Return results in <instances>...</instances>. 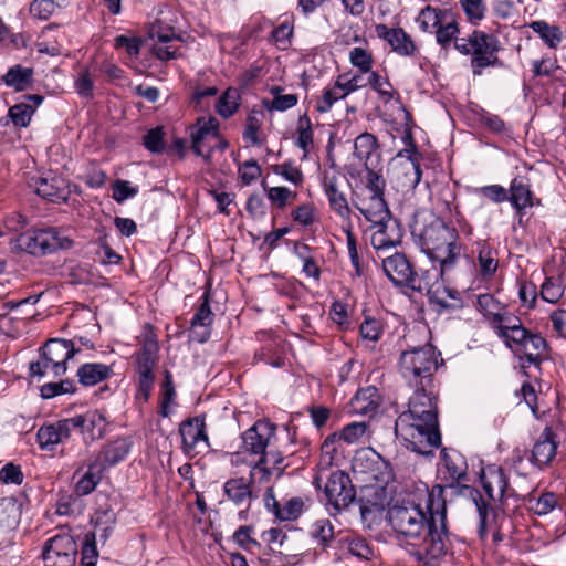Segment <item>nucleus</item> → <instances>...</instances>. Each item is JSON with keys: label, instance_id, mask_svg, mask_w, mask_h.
I'll return each instance as SVG.
<instances>
[{"label": "nucleus", "instance_id": "42", "mask_svg": "<svg viewBox=\"0 0 566 566\" xmlns=\"http://www.w3.org/2000/svg\"><path fill=\"white\" fill-rule=\"evenodd\" d=\"M449 17H451V11L427 6L419 12L416 22L421 31L431 33L440 22H443Z\"/></svg>", "mask_w": 566, "mask_h": 566}, {"label": "nucleus", "instance_id": "56", "mask_svg": "<svg viewBox=\"0 0 566 566\" xmlns=\"http://www.w3.org/2000/svg\"><path fill=\"white\" fill-rule=\"evenodd\" d=\"M521 326H523L521 319L504 308L500 316L494 321V323H492L491 328L500 338L503 336V334H507L512 329L518 328Z\"/></svg>", "mask_w": 566, "mask_h": 566}, {"label": "nucleus", "instance_id": "24", "mask_svg": "<svg viewBox=\"0 0 566 566\" xmlns=\"http://www.w3.org/2000/svg\"><path fill=\"white\" fill-rule=\"evenodd\" d=\"M557 448L556 433L551 427H545L532 448L528 461L538 470H544L555 458Z\"/></svg>", "mask_w": 566, "mask_h": 566}, {"label": "nucleus", "instance_id": "20", "mask_svg": "<svg viewBox=\"0 0 566 566\" xmlns=\"http://www.w3.org/2000/svg\"><path fill=\"white\" fill-rule=\"evenodd\" d=\"M75 346V342L52 338L41 348L44 355L49 357V361L52 363V377H61L66 373L67 361L78 353Z\"/></svg>", "mask_w": 566, "mask_h": 566}, {"label": "nucleus", "instance_id": "6", "mask_svg": "<svg viewBox=\"0 0 566 566\" xmlns=\"http://www.w3.org/2000/svg\"><path fill=\"white\" fill-rule=\"evenodd\" d=\"M410 430L408 433L401 431L400 416L395 422V434L405 447L418 454L432 455L433 450L441 444L439 423H431L423 419L407 421Z\"/></svg>", "mask_w": 566, "mask_h": 566}, {"label": "nucleus", "instance_id": "41", "mask_svg": "<svg viewBox=\"0 0 566 566\" xmlns=\"http://www.w3.org/2000/svg\"><path fill=\"white\" fill-rule=\"evenodd\" d=\"M33 75L32 67L15 64L7 71L1 80L8 87H12L17 92H23L32 87Z\"/></svg>", "mask_w": 566, "mask_h": 566}, {"label": "nucleus", "instance_id": "43", "mask_svg": "<svg viewBox=\"0 0 566 566\" xmlns=\"http://www.w3.org/2000/svg\"><path fill=\"white\" fill-rule=\"evenodd\" d=\"M98 460H94L88 464L87 471L75 483V493L78 496H85L92 493L101 481V472Z\"/></svg>", "mask_w": 566, "mask_h": 566}, {"label": "nucleus", "instance_id": "45", "mask_svg": "<svg viewBox=\"0 0 566 566\" xmlns=\"http://www.w3.org/2000/svg\"><path fill=\"white\" fill-rule=\"evenodd\" d=\"M455 198V192L448 185H444L432 197L433 207L443 217H452L459 213Z\"/></svg>", "mask_w": 566, "mask_h": 566}, {"label": "nucleus", "instance_id": "25", "mask_svg": "<svg viewBox=\"0 0 566 566\" xmlns=\"http://www.w3.org/2000/svg\"><path fill=\"white\" fill-rule=\"evenodd\" d=\"M209 292H205L201 300L202 302L197 307L190 321V337L193 342L199 344L206 343L211 336V325L214 314L210 307Z\"/></svg>", "mask_w": 566, "mask_h": 566}, {"label": "nucleus", "instance_id": "48", "mask_svg": "<svg viewBox=\"0 0 566 566\" xmlns=\"http://www.w3.org/2000/svg\"><path fill=\"white\" fill-rule=\"evenodd\" d=\"M530 28L539 35L543 42L551 49H556L562 42V31L556 25H551L543 20L533 21Z\"/></svg>", "mask_w": 566, "mask_h": 566}, {"label": "nucleus", "instance_id": "31", "mask_svg": "<svg viewBox=\"0 0 566 566\" xmlns=\"http://www.w3.org/2000/svg\"><path fill=\"white\" fill-rule=\"evenodd\" d=\"M286 467L282 452H264L252 467V475H259V482L268 484L273 473L281 476Z\"/></svg>", "mask_w": 566, "mask_h": 566}, {"label": "nucleus", "instance_id": "37", "mask_svg": "<svg viewBox=\"0 0 566 566\" xmlns=\"http://www.w3.org/2000/svg\"><path fill=\"white\" fill-rule=\"evenodd\" d=\"M377 138L369 133L360 134L354 144V155L364 164L365 168L378 165L380 156L377 151Z\"/></svg>", "mask_w": 566, "mask_h": 566}, {"label": "nucleus", "instance_id": "22", "mask_svg": "<svg viewBox=\"0 0 566 566\" xmlns=\"http://www.w3.org/2000/svg\"><path fill=\"white\" fill-rule=\"evenodd\" d=\"M369 231L370 243L376 250L397 247L402 239V228L400 222L395 218L370 223Z\"/></svg>", "mask_w": 566, "mask_h": 566}, {"label": "nucleus", "instance_id": "51", "mask_svg": "<svg viewBox=\"0 0 566 566\" xmlns=\"http://www.w3.org/2000/svg\"><path fill=\"white\" fill-rule=\"evenodd\" d=\"M476 307L488 319L490 327L504 310V306L493 295L488 293L478 296Z\"/></svg>", "mask_w": 566, "mask_h": 566}, {"label": "nucleus", "instance_id": "55", "mask_svg": "<svg viewBox=\"0 0 566 566\" xmlns=\"http://www.w3.org/2000/svg\"><path fill=\"white\" fill-rule=\"evenodd\" d=\"M262 186L271 203L279 209H284L287 202L297 196L296 192L291 191L287 187H268L265 182Z\"/></svg>", "mask_w": 566, "mask_h": 566}, {"label": "nucleus", "instance_id": "26", "mask_svg": "<svg viewBox=\"0 0 566 566\" xmlns=\"http://www.w3.org/2000/svg\"><path fill=\"white\" fill-rule=\"evenodd\" d=\"M465 489H468V486H465ZM469 490L470 494L472 495L475 510L479 516V537L481 539H484L486 535L491 532L493 536V542H501L503 539V535L496 527V514L494 509L482 499L481 494L476 490L470 488Z\"/></svg>", "mask_w": 566, "mask_h": 566}, {"label": "nucleus", "instance_id": "36", "mask_svg": "<svg viewBox=\"0 0 566 566\" xmlns=\"http://www.w3.org/2000/svg\"><path fill=\"white\" fill-rule=\"evenodd\" d=\"M112 375V366L102 363H85L76 371L78 382L84 387L95 386L107 380Z\"/></svg>", "mask_w": 566, "mask_h": 566}, {"label": "nucleus", "instance_id": "49", "mask_svg": "<svg viewBox=\"0 0 566 566\" xmlns=\"http://www.w3.org/2000/svg\"><path fill=\"white\" fill-rule=\"evenodd\" d=\"M264 113L261 109L252 108L247 116L242 137L252 145H260L259 132L262 127Z\"/></svg>", "mask_w": 566, "mask_h": 566}, {"label": "nucleus", "instance_id": "62", "mask_svg": "<svg viewBox=\"0 0 566 566\" xmlns=\"http://www.w3.org/2000/svg\"><path fill=\"white\" fill-rule=\"evenodd\" d=\"M253 532V526L243 525L233 533L232 538L242 549L253 552L260 547V543L252 536Z\"/></svg>", "mask_w": 566, "mask_h": 566}, {"label": "nucleus", "instance_id": "14", "mask_svg": "<svg viewBox=\"0 0 566 566\" xmlns=\"http://www.w3.org/2000/svg\"><path fill=\"white\" fill-rule=\"evenodd\" d=\"M77 545L69 534H57L45 542L42 558L45 566H74Z\"/></svg>", "mask_w": 566, "mask_h": 566}, {"label": "nucleus", "instance_id": "61", "mask_svg": "<svg viewBox=\"0 0 566 566\" xmlns=\"http://www.w3.org/2000/svg\"><path fill=\"white\" fill-rule=\"evenodd\" d=\"M460 6L468 21L472 24H478L485 15L484 0H460Z\"/></svg>", "mask_w": 566, "mask_h": 566}, {"label": "nucleus", "instance_id": "9", "mask_svg": "<svg viewBox=\"0 0 566 566\" xmlns=\"http://www.w3.org/2000/svg\"><path fill=\"white\" fill-rule=\"evenodd\" d=\"M170 22L171 19L161 12L148 29V36L154 42L151 52L160 61H169L179 56L175 42L179 41L180 36Z\"/></svg>", "mask_w": 566, "mask_h": 566}, {"label": "nucleus", "instance_id": "12", "mask_svg": "<svg viewBox=\"0 0 566 566\" xmlns=\"http://www.w3.org/2000/svg\"><path fill=\"white\" fill-rule=\"evenodd\" d=\"M324 494L328 510L334 514L347 509L356 499V491L349 475L340 470L331 473L325 486Z\"/></svg>", "mask_w": 566, "mask_h": 566}, {"label": "nucleus", "instance_id": "21", "mask_svg": "<svg viewBox=\"0 0 566 566\" xmlns=\"http://www.w3.org/2000/svg\"><path fill=\"white\" fill-rule=\"evenodd\" d=\"M263 503L266 511L282 522L296 521L304 509V501L298 496L291 497L282 504L276 500L272 485H266L263 494Z\"/></svg>", "mask_w": 566, "mask_h": 566}, {"label": "nucleus", "instance_id": "63", "mask_svg": "<svg viewBox=\"0 0 566 566\" xmlns=\"http://www.w3.org/2000/svg\"><path fill=\"white\" fill-rule=\"evenodd\" d=\"M367 84H369L373 90L379 94L380 98L385 103L392 99L395 93L392 85L387 78L381 77L378 73L369 72Z\"/></svg>", "mask_w": 566, "mask_h": 566}, {"label": "nucleus", "instance_id": "4", "mask_svg": "<svg viewBox=\"0 0 566 566\" xmlns=\"http://www.w3.org/2000/svg\"><path fill=\"white\" fill-rule=\"evenodd\" d=\"M455 50L462 55L471 56L470 65L474 76H480L486 67L503 66L497 56L501 50L500 40L482 30H474L467 36L455 39Z\"/></svg>", "mask_w": 566, "mask_h": 566}, {"label": "nucleus", "instance_id": "28", "mask_svg": "<svg viewBox=\"0 0 566 566\" xmlns=\"http://www.w3.org/2000/svg\"><path fill=\"white\" fill-rule=\"evenodd\" d=\"M33 187L39 196L52 202H64L70 196L66 180L53 174L36 178Z\"/></svg>", "mask_w": 566, "mask_h": 566}, {"label": "nucleus", "instance_id": "34", "mask_svg": "<svg viewBox=\"0 0 566 566\" xmlns=\"http://www.w3.org/2000/svg\"><path fill=\"white\" fill-rule=\"evenodd\" d=\"M368 423L365 421H355L345 426L339 432L329 434L323 442L322 450L326 453L335 451L334 443L344 441L347 444L359 442L366 434Z\"/></svg>", "mask_w": 566, "mask_h": 566}, {"label": "nucleus", "instance_id": "46", "mask_svg": "<svg viewBox=\"0 0 566 566\" xmlns=\"http://www.w3.org/2000/svg\"><path fill=\"white\" fill-rule=\"evenodd\" d=\"M460 32L457 19L451 13V17L446 18L443 22H440L436 28V41L444 50L449 49L453 42L455 45V39Z\"/></svg>", "mask_w": 566, "mask_h": 566}, {"label": "nucleus", "instance_id": "57", "mask_svg": "<svg viewBox=\"0 0 566 566\" xmlns=\"http://www.w3.org/2000/svg\"><path fill=\"white\" fill-rule=\"evenodd\" d=\"M34 114V107L29 103H19L11 106L8 111V116L18 127H27L29 126L31 118Z\"/></svg>", "mask_w": 566, "mask_h": 566}, {"label": "nucleus", "instance_id": "35", "mask_svg": "<svg viewBox=\"0 0 566 566\" xmlns=\"http://www.w3.org/2000/svg\"><path fill=\"white\" fill-rule=\"evenodd\" d=\"M130 447L132 443L127 438H117L107 442L95 460H98L99 468L105 470L125 460Z\"/></svg>", "mask_w": 566, "mask_h": 566}, {"label": "nucleus", "instance_id": "13", "mask_svg": "<svg viewBox=\"0 0 566 566\" xmlns=\"http://www.w3.org/2000/svg\"><path fill=\"white\" fill-rule=\"evenodd\" d=\"M179 433L181 436L182 452L188 457H195L202 449L210 448L205 415L184 420L179 426Z\"/></svg>", "mask_w": 566, "mask_h": 566}, {"label": "nucleus", "instance_id": "29", "mask_svg": "<svg viewBox=\"0 0 566 566\" xmlns=\"http://www.w3.org/2000/svg\"><path fill=\"white\" fill-rule=\"evenodd\" d=\"M377 35L387 41L392 51L401 56H411L417 46L410 35L401 28H388L386 24L376 25Z\"/></svg>", "mask_w": 566, "mask_h": 566}, {"label": "nucleus", "instance_id": "54", "mask_svg": "<svg viewBox=\"0 0 566 566\" xmlns=\"http://www.w3.org/2000/svg\"><path fill=\"white\" fill-rule=\"evenodd\" d=\"M77 387L72 379L61 380L60 382H46L41 386L40 395L43 399H52L64 394H75Z\"/></svg>", "mask_w": 566, "mask_h": 566}, {"label": "nucleus", "instance_id": "8", "mask_svg": "<svg viewBox=\"0 0 566 566\" xmlns=\"http://www.w3.org/2000/svg\"><path fill=\"white\" fill-rule=\"evenodd\" d=\"M430 385L416 387L413 395L409 398L408 410L400 413L401 431L408 433L410 427L407 421L423 419L431 423L438 421V398L432 390H428Z\"/></svg>", "mask_w": 566, "mask_h": 566}, {"label": "nucleus", "instance_id": "5", "mask_svg": "<svg viewBox=\"0 0 566 566\" xmlns=\"http://www.w3.org/2000/svg\"><path fill=\"white\" fill-rule=\"evenodd\" d=\"M440 353L432 345L403 350L399 357L398 370L402 378L413 387L431 385L438 369Z\"/></svg>", "mask_w": 566, "mask_h": 566}, {"label": "nucleus", "instance_id": "40", "mask_svg": "<svg viewBox=\"0 0 566 566\" xmlns=\"http://www.w3.org/2000/svg\"><path fill=\"white\" fill-rule=\"evenodd\" d=\"M547 352V342L539 334L531 333L515 354L525 357L530 365L538 366Z\"/></svg>", "mask_w": 566, "mask_h": 566}, {"label": "nucleus", "instance_id": "32", "mask_svg": "<svg viewBox=\"0 0 566 566\" xmlns=\"http://www.w3.org/2000/svg\"><path fill=\"white\" fill-rule=\"evenodd\" d=\"M70 437L65 419H60L54 423L42 424L36 432V442L41 450L54 451L60 442Z\"/></svg>", "mask_w": 566, "mask_h": 566}, {"label": "nucleus", "instance_id": "30", "mask_svg": "<svg viewBox=\"0 0 566 566\" xmlns=\"http://www.w3.org/2000/svg\"><path fill=\"white\" fill-rule=\"evenodd\" d=\"M218 126L219 124L216 118L201 117L198 118L196 125L190 127L191 149L197 156L206 159L210 158L211 150L206 153L203 143L210 137H217Z\"/></svg>", "mask_w": 566, "mask_h": 566}, {"label": "nucleus", "instance_id": "27", "mask_svg": "<svg viewBox=\"0 0 566 566\" xmlns=\"http://www.w3.org/2000/svg\"><path fill=\"white\" fill-rule=\"evenodd\" d=\"M323 188L329 208L342 219L343 223L352 221V210L346 195L340 189L339 178L336 175L326 174L323 179Z\"/></svg>", "mask_w": 566, "mask_h": 566}, {"label": "nucleus", "instance_id": "59", "mask_svg": "<svg viewBox=\"0 0 566 566\" xmlns=\"http://www.w3.org/2000/svg\"><path fill=\"white\" fill-rule=\"evenodd\" d=\"M349 61L353 66L357 67L361 73L371 72L374 59L371 52L364 48H353L349 51Z\"/></svg>", "mask_w": 566, "mask_h": 566}, {"label": "nucleus", "instance_id": "16", "mask_svg": "<svg viewBox=\"0 0 566 566\" xmlns=\"http://www.w3.org/2000/svg\"><path fill=\"white\" fill-rule=\"evenodd\" d=\"M64 419L70 434L73 431H77L85 444H90L105 434L107 422L105 416L99 410H87L84 413Z\"/></svg>", "mask_w": 566, "mask_h": 566}, {"label": "nucleus", "instance_id": "19", "mask_svg": "<svg viewBox=\"0 0 566 566\" xmlns=\"http://www.w3.org/2000/svg\"><path fill=\"white\" fill-rule=\"evenodd\" d=\"M355 472L364 473L368 481H374L380 485H387L394 479L392 468L378 454L358 453L353 460Z\"/></svg>", "mask_w": 566, "mask_h": 566}, {"label": "nucleus", "instance_id": "15", "mask_svg": "<svg viewBox=\"0 0 566 566\" xmlns=\"http://www.w3.org/2000/svg\"><path fill=\"white\" fill-rule=\"evenodd\" d=\"M398 156L406 157V161L394 168L392 178L401 191L413 190L422 178L420 166L422 155L417 150L416 145L411 144L410 148L399 151Z\"/></svg>", "mask_w": 566, "mask_h": 566}, {"label": "nucleus", "instance_id": "38", "mask_svg": "<svg viewBox=\"0 0 566 566\" xmlns=\"http://www.w3.org/2000/svg\"><path fill=\"white\" fill-rule=\"evenodd\" d=\"M441 459L451 483H459L467 479L468 463L465 458L458 450L442 449Z\"/></svg>", "mask_w": 566, "mask_h": 566}, {"label": "nucleus", "instance_id": "39", "mask_svg": "<svg viewBox=\"0 0 566 566\" xmlns=\"http://www.w3.org/2000/svg\"><path fill=\"white\" fill-rule=\"evenodd\" d=\"M350 412L370 416L378 408V390L374 386L359 389L349 403Z\"/></svg>", "mask_w": 566, "mask_h": 566}, {"label": "nucleus", "instance_id": "2", "mask_svg": "<svg viewBox=\"0 0 566 566\" xmlns=\"http://www.w3.org/2000/svg\"><path fill=\"white\" fill-rule=\"evenodd\" d=\"M422 251L434 262L439 263L441 273L451 270L461 249L457 243L458 233L454 228L446 224L442 218L432 216L421 228H415Z\"/></svg>", "mask_w": 566, "mask_h": 566}, {"label": "nucleus", "instance_id": "11", "mask_svg": "<svg viewBox=\"0 0 566 566\" xmlns=\"http://www.w3.org/2000/svg\"><path fill=\"white\" fill-rule=\"evenodd\" d=\"M382 269L388 279L397 286L408 287L416 292H422L426 289V284L403 253L396 252L385 258Z\"/></svg>", "mask_w": 566, "mask_h": 566}, {"label": "nucleus", "instance_id": "47", "mask_svg": "<svg viewBox=\"0 0 566 566\" xmlns=\"http://www.w3.org/2000/svg\"><path fill=\"white\" fill-rule=\"evenodd\" d=\"M241 96L237 88H227L218 98L216 111L222 118L234 115L240 106Z\"/></svg>", "mask_w": 566, "mask_h": 566}, {"label": "nucleus", "instance_id": "50", "mask_svg": "<svg viewBox=\"0 0 566 566\" xmlns=\"http://www.w3.org/2000/svg\"><path fill=\"white\" fill-rule=\"evenodd\" d=\"M296 133L295 145L303 150V158H306L314 144L312 123L306 114L300 116Z\"/></svg>", "mask_w": 566, "mask_h": 566}, {"label": "nucleus", "instance_id": "58", "mask_svg": "<svg viewBox=\"0 0 566 566\" xmlns=\"http://www.w3.org/2000/svg\"><path fill=\"white\" fill-rule=\"evenodd\" d=\"M298 103L297 94H285L283 96H277L276 98L262 101V106L270 113L272 112H285Z\"/></svg>", "mask_w": 566, "mask_h": 566}, {"label": "nucleus", "instance_id": "53", "mask_svg": "<svg viewBox=\"0 0 566 566\" xmlns=\"http://www.w3.org/2000/svg\"><path fill=\"white\" fill-rule=\"evenodd\" d=\"M67 0H33L30 6V12L40 20L49 19L56 9L65 7Z\"/></svg>", "mask_w": 566, "mask_h": 566}, {"label": "nucleus", "instance_id": "44", "mask_svg": "<svg viewBox=\"0 0 566 566\" xmlns=\"http://www.w3.org/2000/svg\"><path fill=\"white\" fill-rule=\"evenodd\" d=\"M499 268L496 252L486 243L479 244L478 271L483 279L492 277Z\"/></svg>", "mask_w": 566, "mask_h": 566}, {"label": "nucleus", "instance_id": "33", "mask_svg": "<svg viewBox=\"0 0 566 566\" xmlns=\"http://www.w3.org/2000/svg\"><path fill=\"white\" fill-rule=\"evenodd\" d=\"M355 207L369 223L392 218L384 195H368L355 203Z\"/></svg>", "mask_w": 566, "mask_h": 566}, {"label": "nucleus", "instance_id": "52", "mask_svg": "<svg viewBox=\"0 0 566 566\" xmlns=\"http://www.w3.org/2000/svg\"><path fill=\"white\" fill-rule=\"evenodd\" d=\"M346 543L348 552L359 558L368 560L374 555V549L366 538L358 535H347L342 539Z\"/></svg>", "mask_w": 566, "mask_h": 566}, {"label": "nucleus", "instance_id": "23", "mask_svg": "<svg viewBox=\"0 0 566 566\" xmlns=\"http://www.w3.org/2000/svg\"><path fill=\"white\" fill-rule=\"evenodd\" d=\"M274 434L275 427L272 423L258 421L242 433V449L244 452L262 457Z\"/></svg>", "mask_w": 566, "mask_h": 566}, {"label": "nucleus", "instance_id": "64", "mask_svg": "<svg viewBox=\"0 0 566 566\" xmlns=\"http://www.w3.org/2000/svg\"><path fill=\"white\" fill-rule=\"evenodd\" d=\"M164 135V129L160 126L148 130L143 137L144 147L154 154L163 153L165 149Z\"/></svg>", "mask_w": 566, "mask_h": 566}, {"label": "nucleus", "instance_id": "10", "mask_svg": "<svg viewBox=\"0 0 566 566\" xmlns=\"http://www.w3.org/2000/svg\"><path fill=\"white\" fill-rule=\"evenodd\" d=\"M256 481H259V475H252L251 469L249 478H231L223 483L222 490L227 500L237 507H245L239 511V520H247L251 502L259 497V491L254 488Z\"/></svg>", "mask_w": 566, "mask_h": 566}, {"label": "nucleus", "instance_id": "7", "mask_svg": "<svg viewBox=\"0 0 566 566\" xmlns=\"http://www.w3.org/2000/svg\"><path fill=\"white\" fill-rule=\"evenodd\" d=\"M72 240L61 237L54 228L27 231L17 239V247L35 256L51 254L60 249L72 247Z\"/></svg>", "mask_w": 566, "mask_h": 566}, {"label": "nucleus", "instance_id": "1", "mask_svg": "<svg viewBox=\"0 0 566 566\" xmlns=\"http://www.w3.org/2000/svg\"><path fill=\"white\" fill-rule=\"evenodd\" d=\"M443 486H426L424 506L413 501L394 504L388 521L397 535L415 547L413 555L426 565H436L448 552L447 505Z\"/></svg>", "mask_w": 566, "mask_h": 566}, {"label": "nucleus", "instance_id": "3", "mask_svg": "<svg viewBox=\"0 0 566 566\" xmlns=\"http://www.w3.org/2000/svg\"><path fill=\"white\" fill-rule=\"evenodd\" d=\"M138 349L132 355L136 378L135 400L147 402L154 390L156 376L155 369L158 366L159 343L150 325H146L137 337Z\"/></svg>", "mask_w": 566, "mask_h": 566}, {"label": "nucleus", "instance_id": "17", "mask_svg": "<svg viewBox=\"0 0 566 566\" xmlns=\"http://www.w3.org/2000/svg\"><path fill=\"white\" fill-rule=\"evenodd\" d=\"M507 201L511 203L514 214L518 223H523V218L527 209L541 205V199L537 198L532 189V184L526 176L514 177L507 188Z\"/></svg>", "mask_w": 566, "mask_h": 566}, {"label": "nucleus", "instance_id": "60", "mask_svg": "<svg viewBox=\"0 0 566 566\" xmlns=\"http://www.w3.org/2000/svg\"><path fill=\"white\" fill-rule=\"evenodd\" d=\"M564 294V287L556 277H546L541 287V297L547 303H557Z\"/></svg>", "mask_w": 566, "mask_h": 566}, {"label": "nucleus", "instance_id": "18", "mask_svg": "<svg viewBox=\"0 0 566 566\" xmlns=\"http://www.w3.org/2000/svg\"><path fill=\"white\" fill-rule=\"evenodd\" d=\"M480 480L482 488L492 501H504L509 497H515V490L510 485L509 478L502 467L489 464L482 469Z\"/></svg>", "mask_w": 566, "mask_h": 566}]
</instances>
